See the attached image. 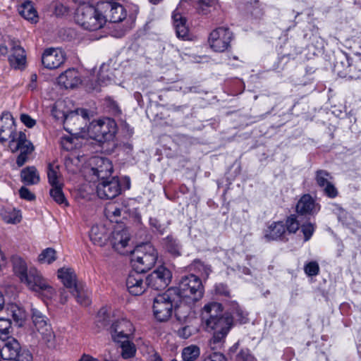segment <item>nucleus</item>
I'll use <instances>...</instances> for the list:
<instances>
[{
  "label": "nucleus",
  "instance_id": "obj_1",
  "mask_svg": "<svg viewBox=\"0 0 361 361\" xmlns=\"http://www.w3.org/2000/svg\"><path fill=\"white\" fill-rule=\"evenodd\" d=\"M222 312V305L216 302L206 304L202 310L201 321L204 329L213 331L210 340L212 348L221 345L231 327V319L224 317Z\"/></svg>",
  "mask_w": 361,
  "mask_h": 361
},
{
  "label": "nucleus",
  "instance_id": "obj_2",
  "mask_svg": "<svg viewBox=\"0 0 361 361\" xmlns=\"http://www.w3.org/2000/svg\"><path fill=\"white\" fill-rule=\"evenodd\" d=\"M179 301L195 304L204 294V286L201 279L195 274L182 277L177 288H171Z\"/></svg>",
  "mask_w": 361,
  "mask_h": 361
},
{
  "label": "nucleus",
  "instance_id": "obj_3",
  "mask_svg": "<svg viewBox=\"0 0 361 361\" xmlns=\"http://www.w3.org/2000/svg\"><path fill=\"white\" fill-rule=\"evenodd\" d=\"M75 22L83 29L96 31L105 25V19L100 9V2L96 6L91 4L80 5L75 15Z\"/></svg>",
  "mask_w": 361,
  "mask_h": 361
},
{
  "label": "nucleus",
  "instance_id": "obj_4",
  "mask_svg": "<svg viewBox=\"0 0 361 361\" xmlns=\"http://www.w3.org/2000/svg\"><path fill=\"white\" fill-rule=\"evenodd\" d=\"M131 263L135 269L146 272L155 264L158 254L150 243H142L132 249Z\"/></svg>",
  "mask_w": 361,
  "mask_h": 361
},
{
  "label": "nucleus",
  "instance_id": "obj_5",
  "mask_svg": "<svg viewBox=\"0 0 361 361\" xmlns=\"http://www.w3.org/2000/svg\"><path fill=\"white\" fill-rule=\"evenodd\" d=\"M117 132V125L114 119L103 118L92 121L87 128L85 137L99 142L112 140Z\"/></svg>",
  "mask_w": 361,
  "mask_h": 361
},
{
  "label": "nucleus",
  "instance_id": "obj_6",
  "mask_svg": "<svg viewBox=\"0 0 361 361\" xmlns=\"http://www.w3.org/2000/svg\"><path fill=\"white\" fill-rule=\"evenodd\" d=\"M20 282L25 284L29 290L36 292L47 299H51L56 294L54 288L42 276V273L34 267L29 268V271Z\"/></svg>",
  "mask_w": 361,
  "mask_h": 361
},
{
  "label": "nucleus",
  "instance_id": "obj_7",
  "mask_svg": "<svg viewBox=\"0 0 361 361\" xmlns=\"http://www.w3.org/2000/svg\"><path fill=\"white\" fill-rule=\"evenodd\" d=\"M64 129L71 134L85 137L87 122L89 121V111L77 109L69 113L63 114Z\"/></svg>",
  "mask_w": 361,
  "mask_h": 361
},
{
  "label": "nucleus",
  "instance_id": "obj_8",
  "mask_svg": "<svg viewBox=\"0 0 361 361\" xmlns=\"http://www.w3.org/2000/svg\"><path fill=\"white\" fill-rule=\"evenodd\" d=\"M174 290L168 289L154 299L153 313L157 321H167L171 316L174 302H178Z\"/></svg>",
  "mask_w": 361,
  "mask_h": 361
},
{
  "label": "nucleus",
  "instance_id": "obj_9",
  "mask_svg": "<svg viewBox=\"0 0 361 361\" xmlns=\"http://www.w3.org/2000/svg\"><path fill=\"white\" fill-rule=\"evenodd\" d=\"M334 71L339 77L349 80L361 79V69L352 72V59L343 51L337 55Z\"/></svg>",
  "mask_w": 361,
  "mask_h": 361
},
{
  "label": "nucleus",
  "instance_id": "obj_10",
  "mask_svg": "<svg viewBox=\"0 0 361 361\" xmlns=\"http://www.w3.org/2000/svg\"><path fill=\"white\" fill-rule=\"evenodd\" d=\"M109 235L112 247L121 255H129L133 246L130 244V237L128 231L121 225H118Z\"/></svg>",
  "mask_w": 361,
  "mask_h": 361
},
{
  "label": "nucleus",
  "instance_id": "obj_11",
  "mask_svg": "<svg viewBox=\"0 0 361 361\" xmlns=\"http://www.w3.org/2000/svg\"><path fill=\"white\" fill-rule=\"evenodd\" d=\"M100 9L104 17L105 23L107 21L114 23H119L127 18V8L115 0L101 1Z\"/></svg>",
  "mask_w": 361,
  "mask_h": 361
},
{
  "label": "nucleus",
  "instance_id": "obj_12",
  "mask_svg": "<svg viewBox=\"0 0 361 361\" xmlns=\"http://www.w3.org/2000/svg\"><path fill=\"white\" fill-rule=\"evenodd\" d=\"M232 37L233 33L228 28L221 27L210 33L208 42L214 51L223 52L230 46Z\"/></svg>",
  "mask_w": 361,
  "mask_h": 361
},
{
  "label": "nucleus",
  "instance_id": "obj_13",
  "mask_svg": "<svg viewBox=\"0 0 361 361\" xmlns=\"http://www.w3.org/2000/svg\"><path fill=\"white\" fill-rule=\"evenodd\" d=\"M171 272L165 267L160 266L147 277L148 286L154 290H163L170 283Z\"/></svg>",
  "mask_w": 361,
  "mask_h": 361
},
{
  "label": "nucleus",
  "instance_id": "obj_14",
  "mask_svg": "<svg viewBox=\"0 0 361 361\" xmlns=\"http://www.w3.org/2000/svg\"><path fill=\"white\" fill-rule=\"evenodd\" d=\"M32 319L36 330L42 338L47 343H52L54 339V332L47 323L46 317L38 310L32 309Z\"/></svg>",
  "mask_w": 361,
  "mask_h": 361
},
{
  "label": "nucleus",
  "instance_id": "obj_15",
  "mask_svg": "<svg viewBox=\"0 0 361 361\" xmlns=\"http://www.w3.org/2000/svg\"><path fill=\"white\" fill-rule=\"evenodd\" d=\"M17 133L15 132L14 121L12 115L8 113H4L0 118V141L4 142L10 140L9 147L15 143Z\"/></svg>",
  "mask_w": 361,
  "mask_h": 361
},
{
  "label": "nucleus",
  "instance_id": "obj_16",
  "mask_svg": "<svg viewBox=\"0 0 361 361\" xmlns=\"http://www.w3.org/2000/svg\"><path fill=\"white\" fill-rule=\"evenodd\" d=\"M143 271L137 269L131 271L126 279V287L129 293L133 295H140L148 286L147 278L142 274Z\"/></svg>",
  "mask_w": 361,
  "mask_h": 361
},
{
  "label": "nucleus",
  "instance_id": "obj_17",
  "mask_svg": "<svg viewBox=\"0 0 361 361\" xmlns=\"http://www.w3.org/2000/svg\"><path fill=\"white\" fill-rule=\"evenodd\" d=\"M118 179L113 177L110 180H102L97 186V195L101 199H113L121 193Z\"/></svg>",
  "mask_w": 361,
  "mask_h": 361
},
{
  "label": "nucleus",
  "instance_id": "obj_18",
  "mask_svg": "<svg viewBox=\"0 0 361 361\" xmlns=\"http://www.w3.org/2000/svg\"><path fill=\"white\" fill-rule=\"evenodd\" d=\"M66 61L64 51L59 48H49L44 50L42 56L43 66L48 69L60 67Z\"/></svg>",
  "mask_w": 361,
  "mask_h": 361
},
{
  "label": "nucleus",
  "instance_id": "obj_19",
  "mask_svg": "<svg viewBox=\"0 0 361 361\" xmlns=\"http://www.w3.org/2000/svg\"><path fill=\"white\" fill-rule=\"evenodd\" d=\"M134 328L133 324L128 319H121L114 322L111 326V334L116 342L128 339L133 334Z\"/></svg>",
  "mask_w": 361,
  "mask_h": 361
},
{
  "label": "nucleus",
  "instance_id": "obj_20",
  "mask_svg": "<svg viewBox=\"0 0 361 361\" xmlns=\"http://www.w3.org/2000/svg\"><path fill=\"white\" fill-rule=\"evenodd\" d=\"M320 208V204L310 195L305 194L297 202L296 212L301 216H314Z\"/></svg>",
  "mask_w": 361,
  "mask_h": 361
},
{
  "label": "nucleus",
  "instance_id": "obj_21",
  "mask_svg": "<svg viewBox=\"0 0 361 361\" xmlns=\"http://www.w3.org/2000/svg\"><path fill=\"white\" fill-rule=\"evenodd\" d=\"M95 167L92 169L93 173L101 180L107 179L113 172V166L109 159L104 157H94Z\"/></svg>",
  "mask_w": 361,
  "mask_h": 361
},
{
  "label": "nucleus",
  "instance_id": "obj_22",
  "mask_svg": "<svg viewBox=\"0 0 361 361\" xmlns=\"http://www.w3.org/2000/svg\"><path fill=\"white\" fill-rule=\"evenodd\" d=\"M81 82L80 74L75 68H69L62 73L58 78L59 85L65 88H74Z\"/></svg>",
  "mask_w": 361,
  "mask_h": 361
},
{
  "label": "nucleus",
  "instance_id": "obj_23",
  "mask_svg": "<svg viewBox=\"0 0 361 361\" xmlns=\"http://www.w3.org/2000/svg\"><path fill=\"white\" fill-rule=\"evenodd\" d=\"M110 231L104 225H94L90 231L91 241L97 245L103 246L109 240Z\"/></svg>",
  "mask_w": 361,
  "mask_h": 361
},
{
  "label": "nucleus",
  "instance_id": "obj_24",
  "mask_svg": "<svg viewBox=\"0 0 361 361\" xmlns=\"http://www.w3.org/2000/svg\"><path fill=\"white\" fill-rule=\"evenodd\" d=\"M195 304H189L183 301L174 302L173 308L176 319L180 322H186L193 317L192 307Z\"/></svg>",
  "mask_w": 361,
  "mask_h": 361
},
{
  "label": "nucleus",
  "instance_id": "obj_25",
  "mask_svg": "<svg viewBox=\"0 0 361 361\" xmlns=\"http://www.w3.org/2000/svg\"><path fill=\"white\" fill-rule=\"evenodd\" d=\"M3 341L4 344L1 350V354L4 359L12 360L16 357L17 353L22 349L18 341L13 337Z\"/></svg>",
  "mask_w": 361,
  "mask_h": 361
},
{
  "label": "nucleus",
  "instance_id": "obj_26",
  "mask_svg": "<svg viewBox=\"0 0 361 361\" xmlns=\"http://www.w3.org/2000/svg\"><path fill=\"white\" fill-rule=\"evenodd\" d=\"M58 277L64 286L70 290L75 288L80 283H78L76 274L73 269L68 267H62L58 270Z\"/></svg>",
  "mask_w": 361,
  "mask_h": 361
},
{
  "label": "nucleus",
  "instance_id": "obj_27",
  "mask_svg": "<svg viewBox=\"0 0 361 361\" xmlns=\"http://www.w3.org/2000/svg\"><path fill=\"white\" fill-rule=\"evenodd\" d=\"M13 271L16 277L20 281L29 271V268L26 261L20 255H14L11 258Z\"/></svg>",
  "mask_w": 361,
  "mask_h": 361
},
{
  "label": "nucleus",
  "instance_id": "obj_28",
  "mask_svg": "<svg viewBox=\"0 0 361 361\" xmlns=\"http://www.w3.org/2000/svg\"><path fill=\"white\" fill-rule=\"evenodd\" d=\"M286 233L285 224L282 221L274 222L266 230L264 237L269 240L283 239Z\"/></svg>",
  "mask_w": 361,
  "mask_h": 361
},
{
  "label": "nucleus",
  "instance_id": "obj_29",
  "mask_svg": "<svg viewBox=\"0 0 361 361\" xmlns=\"http://www.w3.org/2000/svg\"><path fill=\"white\" fill-rule=\"evenodd\" d=\"M9 61L15 68H23L26 63V56L23 48L20 45H14L12 47V54L9 57Z\"/></svg>",
  "mask_w": 361,
  "mask_h": 361
},
{
  "label": "nucleus",
  "instance_id": "obj_30",
  "mask_svg": "<svg viewBox=\"0 0 361 361\" xmlns=\"http://www.w3.org/2000/svg\"><path fill=\"white\" fill-rule=\"evenodd\" d=\"M11 149L12 152L20 150L21 153L29 154L32 152L33 146L30 142L27 140L25 134L23 132H19L16 135L15 143L12 145Z\"/></svg>",
  "mask_w": 361,
  "mask_h": 361
},
{
  "label": "nucleus",
  "instance_id": "obj_31",
  "mask_svg": "<svg viewBox=\"0 0 361 361\" xmlns=\"http://www.w3.org/2000/svg\"><path fill=\"white\" fill-rule=\"evenodd\" d=\"M172 18L177 37L185 39L188 35V29L185 25V18L183 17L180 13H177L176 11L173 13Z\"/></svg>",
  "mask_w": 361,
  "mask_h": 361
},
{
  "label": "nucleus",
  "instance_id": "obj_32",
  "mask_svg": "<svg viewBox=\"0 0 361 361\" xmlns=\"http://www.w3.org/2000/svg\"><path fill=\"white\" fill-rule=\"evenodd\" d=\"M71 293L80 305L87 306L90 304V293L82 283H80L75 288L71 290Z\"/></svg>",
  "mask_w": 361,
  "mask_h": 361
},
{
  "label": "nucleus",
  "instance_id": "obj_33",
  "mask_svg": "<svg viewBox=\"0 0 361 361\" xmlns=\"http://www.w3.org/2000/svg\"><path fill=\"white\" fill-rule=\"evenodd\" d=\"M22 181L26 185H35L39 182V175L34 166L23 169L20 173Z\"/></svg>",
  "mask_w": 361,
  "mask_h": 361
},
{
  "label": "nucleus",
  "instance_id": "obj_34",
  "mask_svg": "<svg viewBox=\"0 0 361 361\" xmlns=\"http://www.w3.org/2000/svg\"><path fill=\"white\" fill-rule=\"evenodd\" d=\"M195 8L198 13L207 15L216 10L218 6V0H194Z\"/></svg>",
  "mask_w": 361,
  "mask_h": 361
},
{
  "label": "nucleus",
  "instance_id": "obj_35",
  "mask_svg": "<svg viewBox=\"0 0 361 361\" xmlns=\"http://www.w3.org/2000/svg\"><path fill=\"white\" fill-rule=\"evenodd\" d=\"M47 177L49 183L52 186L63 184L59 166L55 164H49L47 166Z\"/></svg>",
  "mask_w": 361,
  "mask_h": 361
},
{
  "label": "nucleus",
  "instance_id": "obj_36",
  "mask_svg": "<svg viewBox=\"0 0 361 361\" xmlns=\"http://www.w3.org/2000/svg\"><path fill=\"white\" fill-rule=\"evenodd\" d=\"M18 11L25 19L32 22L37 21V11L30 2L27 1L22 4L18 8Z\"/></svg>",
  "mask_w": 361,
  "mask_h": 361
},
{
  "label": "nucleus",
  "instance_id": "obj_37",
  "mask_svg": "<svg viewBox=\"0 0 361 361\" xmlns=\"http://www.w3.org/2000/svg\"><path fill=\"white\" fill-rule=\"evenodd\" d=\"M4 221L8 224H16L20 221L21 216L19 210L14 208H5L1 212Z\"/></svg>",
  "mask_w": 361,
  "mask_h": 361
},
{
  "label": "nucleus",
  "instance_id": "obj_38",
  "mask_svg": "<svg viewBox=\"0 0 361 361\" xmlns=\"http://www.w3.org/2000/svg\"><path fill=\"white\" fill-rule=\"evenodd\" d=\"M166 250L173 256L180 255L181 245L179 242L172 236H167L164 240Z\"/></svg>",
  "mask_w": 361,
  "mask_h": 361
},
{
  "label": "nucleus",
  "instance_id": "obj_39",
  "mask_svg": "<svg viewBox=\"0 0 361 361\" xmlns=\"http://www.w3.org/2000/svg\"><path fill=\"white\" fill-rule=\"evenodd\" d=\"M57 259L56 252L51 247H47L42 250L38 256V261L42 264H50Z\"/></svg>",
  "mask_w": 361,
  "mask_h": 361
},
{
  "label": "nucleus",
  "instance_id": "obj_40",
  "mask_svg": "<svg viewBox=\"0 0 361 361\" xmlns=\"http://www.w3.org/2000/svg\"><path fill=\"white\" fill-rule=\"evenodd\" d=\"M200 354V348L197 345H191L183 348L182 357L183 361H195Z\"/></svg>",
  "mask_w": 361,
  "mask_h": 361
},
{
  "label": "nucleus",
  "instance_id": "obj_41",
  "mask_svg": "<svg viewBox=\"0 0 361 361\" xmlns=\"http://www.w3.org/2000/svg\"><path fill=\"white\" fill-rule=\"evenodd\" d=\"M62 188L63 184H61V185L52 186L49 193L51 197L56 203L59 204H63L64 206H68V203L62 191Z\"/></svg>",
  "mask_w": 361,
  "mask_h": 361
},
{
  "label": "nucleus",
  "instance_id": "obj_42",
  "mask_svg": "<svg viewBox=\"0 0 361 361\" xmlns=\"http://www.w3.org/2000/svg\"><path fill=\"white\" fill-rule=\"evenodd\" d=\"M119 343H121V355L123 358L128 359L133 357L135 355L136 348L133 343L129 341L128 339H123Z\"/></svg>",
  "mask_w": 361,
  "mask_h": 361
},
{
  "label": "nucleus",
  "instance_id": "obj_43",
  "mask_svg": "<svg viewBox=\"0 0 361 361\" xmlns=\"http://www.w3.org/2000/svg\"><path fill=\"white\" fill-rule=\"evenodd\" d=\"M11 313L15 324L19 327L22 326L26 319L25 311L18 306H13L11 307Z\"/></svg>",
  "mask_w": 361,
  "mask_h": 361
},
{
  "label": "nucleus",
  "instance_id": "obj_44",
  "mask_svg": "<svg viewBox=\"0 0 361 361\" xmlns=\"http://www.w3.org/2000/svg\"><path fill=\"white\" fill-rule=\"evenodd\" d=\"M106 215L111 221H118L117 218L126 213V209L120 208L117 205H109L105 209Z\"/></svg>",
  "mask_w": 361,
  "mask_h": 361
},
{
  "label": "nucleus",
  "instance_id": "obj_45",
  "mask_svg": "<svg viewBox=\"0 0 361 361\" xmlns=\"http://www.w3.org/2000/svg\"><path fill=\"white\" fill-rule=\"evenodd\" d=\"M11 322L8 319L0 318V340L11 338Z\"/></svg>",
  "mask_w": 361,
  "mask_h": 361
},
{
  "label": "nucleus",
  "instance_id": "obj_46",
  "mask_svg": "<svg viewBox=\"0 0 361 361\" xmlns=\"http://www.w3.org/2000/svg\"><path fill=\"white\" fill-rule=\"evenodd\" d=\"M332 178L331 174L324 170H318L316 171L315 180L317 185L324 188L329 183H330V180Z\"/></svg>",
  "mask_w": 361,
  "mask_h": 361
},
{
  "label": "nucleus",
  "instance_id": "obj_47",
  "mask_svg": "<svg viewBox=\"0 0 361 361\" xmlns=\"http://www.w3.org/2000/svg\"><path fill=\"white\" fill-rule=\"evenodd\" d=\"M285 228L289 233H295L299 229L300 223L296 215L292 214L287 218Z\"/></svg>",
  "mask_w": 361,
  "mask_h": 361
},
{
  "label": "nucleus",
  "instance_id": "obj_48",
  "mask_svg": "<svg viewBox=\"0 0 361 361\" xmlns=\"http://www.w3.org/2000/svg\"><path fill=\"white\" fill-rule=\"evenodd\" d=\"M109 310L106 307H102L98 313H97V322L100 324V326H106L109 322H110V319H109Z\"/></svg>",
  "mask_w": 361,
  "mask_h": 361
},
{
  "label": "nucleus",
  "instance_id": "obj_49",
  "mask_svg": "<svg viewBox=\"0 0 361 361\" xmlns=\"http://www.w3.org/2000/svg\"><path fill=\"white\" fill-rule=\"evenodd\" d=\"M192 266L193 267L194 269L197 270L198 272H200L202 276L205 277H208L209 274L211 272L210 268L208 266L205 265L199 259L194 260Z\"/></svg>",
  "mask_w": 361,
  "mask_h": 361
},
{
  "label": "nucleus",
  "instance_id": "obj_50",
  "mask_svg": "<svg viewBox=\"0 0 361 361\" xmlns=\"http://www.w3.org/2000/svg\"><path fill=\"white\" fill-rule=\"evenodd\" d=\"M315 227V224L310 222L301 225V231L304 235L305 241H307L311 238L314 232Z\"/></svg>",
  "mask_w": 361,
  "mask_h": 361
},
{
  "label": "nucleus",
  "instance_id": "obj_51",
  "mask_svg": "<svg viewBox=\"0 0 361 361\" xmlns=\"http://www.w3.org/2000/svg\"><path fill=\"white\" fill-rule=\"evenodd\" d=\"M304 270L307 276H314L319 274V267L317 262H310L305 266Z\"/></svg>",
  "mask_w": 361,
  "mask_h": 361
},
{
  "label": "nucleus",
  "instance_id": "obj_52",
  "mask_svg": "<svg viewBox=\"0 0 361 361\" xmlns=\"http://www.w3.org/2000/svg\"><path fill=\"white\" fill-rule=\"evenodd\" d=\"M125 8H127V16H128V20L131 23L133 22L139 12V7L135 4H128Z\"/></svg>",
  "mask_w": 361,
  "mask_h": 361
},
{
  "label": "nucleus",
  "instance_id": "obj_53",
  "mask_svg": "<svg viewBox=\"0 0 361 361\" xmlns=\"http://www.w3.org/2000/svg\"><path fill=\"white\" fill-rule=\"evenodd\" d=\"M104 68L105 66H102L98 74V82L101 85H106L113 80L112 78L104 71Z\"/></svg>",
  "mask_w": 361,
  "mask_h": 361
},
{
  "label": "nucleus",
  "instance_id": "obj_54",
  "mask_svg": "<svg viewBox=\"0 0 361 361\" xmlns=\"http://www.w3.org/2000/svg\"><path fill=\"white\" fill-rule=\"evenodd\" d=\"M32 356L29 350L26 349H21L18 353L16 357L12 360L14 361H31Z\"/></svg>",
  "mask_w": 361,
  "mask_h": 361
},
{
  "label": "nucleus",
  "instance_id": "obj_55",
  "mask_svg": "<svg viewBox=\"0 0 361 361\" xmlns=\"http://www.w3.org/2000/svg\"><path fill=\"white\" fill-rule=\"evenodd\" d=\"M326 195L330 198H334L338 195V190L331 183L323 188Z\"/></svg>",
  "mask_w": 361,
  "mask_h": 361
},
{
  "label": "nucleus",
  "instance_id": "obj_56",
  "mask_svg": "<svg viewBox=\"0 0 361 361\" xmlns=\"http://www.w3.org/2000/svg\"><path fill=\"white\" fill-rule=\"evenodd\" d=\"M202 361H228L226 357L220 353H213L206 356Z\"/></svg>",
  "mask_w": 361,
  "mask_h": 361
},
{
  "label": "nucleus",
  "instance_id": "obj_57",
  "mask_svg": "<svg viewBox=\"0 0 361 361\" xmlns=\"http://www.w3.org/2000/svg\"><path fill=\"white\" fill-rule=\"evenodd\" d=\"M149 224L152 228H154L156 231L162 234L165 231V227L164 225L159 223V220L156 218H150Z\"/></svg>",
  "mask_w": 361,
  "mask_h": 361
},
{
  "label": "nucleus",
  "instance_id": "obj_58",
  "mask_svg": "<svg viewBox=\"0 0 361 361\" xmlns=\"http://www.w3.org/2000/svg\"><path fill=\"white\" fill-rule=\"evenodd\" d=\"M19 194L21 198L26 200H32L35 198V196L27 188L21 187L19 190Z\"/></svg>",
  "mask_w": 361,
  "mask_h": 361
},
{
  "label": "nucleus",
  "instance_id": "obj_59",
  "mask_svg": "<svg viewBox=\"0 0 361 361\" xmlns=\"http://www.w3.org/2000/svg\"><path fill=\"white\" fill-rule=\"evenodd\" d=\"M178 334L183 338H188L192 334V329L189 326H185L178 329Z\"/></svg>",
  "mask_w": 361,
  "mask_h": 361
},
{
  "label": "nucleus",
  "instance_id": "obj_60",
  "mask_svg": "<svg viewBox=\"0 0 361 361\" xmlns=\"http://www.w3.org/2000/svg\"><path fill=\"white\" fill-rule=\"evenodd\" d=\"M73 138L71 137H63L61 140V147L67 150H71L73 149Z\"/></svg>",
  "mask_w": 361,
  "mask_h": 361
},
{
  "label": "nucleus",
  "instance_id": "obj_61",
  "mask_svg": "<svg viewBox=\"0 0 361 361\" xmlns=\"http://www.w3.org/2000/svg\"><path fill=\"white\" fill-rule=\"evenodd\" d=\"M20 121L28 128H32L36 124L35 120L27 114H21Z\"/></svg>",
  "mask_w": 361,
  "mask_h": 361
},
{
  "label": "nucleus",
  "instance_id": "obj_62",
  "mask_svg": "<svg viewBox=\"0 0 361 361\" xmlns=\"http://www.w3.org/2000/svg\"><path fill=\"white\" fill-rule=\"evenodd\" d=\"M215 290H216V293H218L219 295H225V296L229 295V290H228V287L223 283H219V284L216 285Z\"/></svg>",
  "mask_w": 361,
  "mask_h": 361
},
{
  "label": "nucleus",
  "instance_id": "obj_63",
  "mask_svg": "<svg viewBox=\"0 0 361 361\" xmlns=\"http://www.w3.org/2000/svg\"><path fill=\"white\" fill-rule=\"evenodd\" d=\"M236 359L238 361H248V350H241L237 354Z\"/></svg>",
  "mask_w": 361,
  "mask_h": 361
},
{
  "label": "nucleus",
  "instance_id": "obj_64",
  "mask_svg": "<svg viewBox=\"0 0 361 361\" xmlns=\"http://www.w3.org/2000/svg\"><path fill=\"white\" fill-rule=\"evenodd\" d=\"M27 154L25 153H20L18 157H17L16 164L18 166H22L27 161Z\"/></svg>",
  "mask_w": 361,
  "mask_h": 361
}]
</instances>
